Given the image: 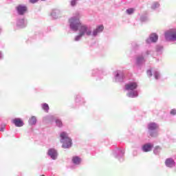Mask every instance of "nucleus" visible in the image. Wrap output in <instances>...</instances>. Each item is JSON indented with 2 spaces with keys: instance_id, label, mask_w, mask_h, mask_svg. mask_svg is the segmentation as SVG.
<instances>
[{
  "instance_id": "9",
  "label": "nucleus",
  "mask_w": 176,
  "mask_h": 176,
  "mask_svg": "<svg viewBox=\"0 0 176 176\" xmlns=\"http://www.w3.org/2000/svg\"><path fill=\"white\" fill-rule=\"evenodd\" d=\"M27 24H28V23L27 22V20H25V18L21 17V18L16 19V28H19V29L25 28V27H27Z\"/></svg>"
},
{
  "instance_id": "33",
  "label": "nucleus",
  "mask_w": 176,
  "mask_h": 176,
  "mask_svg": "<svg viewBox=\"0 0 176 176\" xmlns=\"http://www.w3.org/2000/svg\"><path fill=\"white\" fill-rule=\"evenodd\" d=\"M170 115H171L172 116H175V115H176V109H172L170 111Z\"/></svg>"
},
{
  "instance_id": "18",
  "label": "nucleus",
  "mask_w": 176,
  "mask_h": 176,
  "mask_svg": "<svg viewBox=\"0 0 176 176\" xmlns=\"http://www.w3.org/2000/svg\"><path fill=\"white\" fill-rule=\"evenodd\" d=\"M54 120V116L53 115H48L45 116L43 118V122L44 123H52Z\"/></svg>"
},
{
  "instance_id": "1",
  "label": "nucleus",
  "mask_w": 176,
  "mask_h": 176,
  "mask_svg": "<svg viewBox=\"0 0 176 176\" xmlns=\"http://www.w3.org/2000/svg\"><path fill=\"white\" fill-rule=\"evenodd\" d=\"M80 16L79 14L72 16L69 19V29L74 32L78 31V35L74 38L75 42H79L82 39V36H87L91 34L90 30H87L85 28V24H82L80 22Z\"/></svg>"
},
{
  "instance_id": "21",
  "label": "nucleus",
  "mask_w": 176,
  "mask_h": 176,
  "mask_svg": "<svg viewBox=\"0 0 176 176\" xmlns=\"http://www.w3.org/2000/svg\"><path fill=\"white\" fill-rule=\"evenodd\" d=\"M36 117L35 116H32L28 120V123L30 126H35L36 124Z\"/></svg>"
},
{
  "instance_id": "37",
  "label": "nucleus",
  "mask_w": 176,
  "mask_h": 176,
  "mask_svg": "<svg viewBox=\"0 0 176 176\" xmlns=\"http://www.w3.org/2000/svg\"><path fill=\"white\" fill-rule=\"evenodd\" d=\"M5 130V126H0V131H3Z\"/></svg>"
},
{
  "instance_id": "7",
  "label": "nucleus",
  "mask_w": 176,
  "mask_h": 176,
  "mask_svg": "<svg viewBox=\"0 0 176 176\" xmlns=\"http://www.w3.org/2000/svg\"><path fill=\"white\" fill-rule=\"evenodd\" d=\"M112 155L119 160V162H123L124 160V149L120 148H116L112 152Z\"/></svg>"
},
{
  "instance_id": "17",
  "label": "nucleus",
  "mask_w": 176,
  "mask_h": 176,
  "mask_svg": "<svg viewBox=\"0 0 176 176\" xmlns=\"http://www.w3.org/2000/svg\"><path fill=\"white\" fill-rule=\"evenodd\" d=\"M153 148V144L146 143L142 146V152H151Z\"/></svg>"
},
{
  "instance_id": "25",
  "label": "nucleus",
  "mask_w": 176,
  "mask_h": 176,
  "mask_svg": "<svg viewBox=\"0 0 176 176\" xmlns=\"http://www.w3.org/2000/svg\"><path fill=\"white\" fill-rule=\"evenodd\" d=\"M76 102H78V104H83L85 102V100L81 96L78 95L76 98Z\"/></svg>"
},
{
  "instance_id": "20",
  "label": "nucleus",
  "mask_w": 176,
  "mask_h": 176,
  "mask_svg": "<svg viewBox=\"0 0 176 176\" xmlns=\"http://www.w3.org/2000/svg\"><path fill=\"white\" fill-rule=\"evenodd\" d=\"M153 75L156 80H159V79L162 78V74H160V72H159V70L157 69H155L153 71Z\"/></svg>"
},
{
  "instance_id": "12",
  "label": "nucleus",
  "mask_w": 176,
  "mask_h": 176,
  "mask_svg": "<svg viewBox=\"0 0 176 176\" xmlns=\"http://www.w3.org/2000/svg\"><path fill=\"white\" fill-rule=\"evenodd\" d=\"M159 39V36L156 33H153L149 35L148 38L146 40V43H156Z\"/></svg>"
},
{
  "instance_id": "34",
  "label": "nucleus",
  "mask_w": 176,
  "mask_h": 176,
  "mask_svg": "<svg viewBox=\"0 0 176 176\" xmlns=\"http://www.w3.org/2000/svg\"><path fill=\"white\" fill-rule=\"evenodd\" d=\"M152 75H153V72H152L151 70H147V76L151 78V76H152Z\"/></svg>"
},
{
  "instance_id": "24",
  "label": "nucleus",
  "mask_w": 176,
  "mask_h": 176,
  "mask_svg": "<svg viewBox=\"0 0 176 176\" xmlns=\"http://www.w3.org/2000/svg\"><path fill=\"white\" fill-rule=\"evenodd\" d=\"M100 74H101V71H100L98 69H94L91 71V76H98Z\"/></svg>"
},
{
  "instance_id": "13",
  "label": "nucleus",
  "mask_w": 176,
  "mask_h": 176,
  "mask_svg": "<svg viewBox=\"0 0 176 176\" xmlns=\"http://www.w3.org/2000/svg\"><path fill=\"white\" fill-rule=\"evenodd\" d=\"M82 158L78 155H74L72 157V164L75 166H80L82 164Z\"/></svg>"
},
{
  "instance_id": "2",
  "label": "nucleus",
  "mask_w": 176,
  "mask_h": 176,
  "mask_svg": "<svg viewBox=\"0 0 176 176\" xmlns=\"http://www.w3.org/2000/svg\"><path fill=\"white\" fill-rule=\"evenodd\" d=\"M125 90L128 91L126 93L127 97L129 98H137L138 97V94L140 91L138 89V83L136 82H129L124 86Z\"/></svg>"
},
{
  "instance_id": "23",
  "label": "nucleus",
  "mask_w": 176,
  "mask_h": 176,
  "mask_svg": "<svg viewBox=\"0 0 176 176\" xmlns=\"http://www.w3.org/2000/svg\"><path fill=\"white\" fill-rule=\"evenodd\" d=\"M159 8H160V3H159V1H154L151 4V9H153V10H156V9H159Z\"/></svg>"
},
{
  "instance_id": "3",
  "label": "nucleus",
  "mask_w": 176,
  "mask_h": 176,
  "mask_svg": "<svg viewBox=\"0 0 176 176\" xmlns=\"http://www.w3.org/2000/svg\"><path fill=\"white\" fill-rule=\"evenodd\" d=\"M159 129V125L156 122H149L147 124V131L148 135L152 137L153 138H156L159 137V131H157Z\"/></svg>"
},
{
  "instance_id": "32",
  "label": "nucleus",
  "mask_w": 176,
  "mask_h": 176,
  "mask_svg": "<svg viewBox=\"0 0 176 176\" xmlns=\"http://www.w3.org/2000/svg\"><path fill=\"white\" fill-rule=\"evenodd\" d=\"M78 1H79V0H72L70 2L71 6H72V7L76 6V3H78Z\"/></svg>"
},
{
  "instance_id": "10",
  "label": "nucleus",
  "mask_w": 176,
  "mask_h": 176,
  "mask_svg": "<svg viewBox=\"0 0 176 176\" xmlns=\"http://www.w3.org/2000/svg\"><path fill=\"white\" fill-rule=\"evenodd\" d=\"M16 13L19 16H24L27 13L28 8L25 5H19L16 7Z\"/></svg>"
},
{
  "instance_id": "28",
  "label": "nucleus",
  "mask_w": 176,
  "mask_h": 176,
  "mask_svg": "<svg viewBox=\"0 0 176 176\" xmlns=\"http://www.w3.org/2000/svg\"><path fill=\"white\" fill-rule=\"evenodd\" d=\"M153 52L151 50H147L142 54V55L145 57H148V56H153Z\"/></svg>"
},
{
  "instance_id": "11",
  "label": "nucleus",
  "mask_w": 176,
  "mask_h": 176,
  "mask_svg": "<svg viewBox=\"0 0 176 176\" xmlns=\"http://www.w3.org/2000/svg\"><path fill=\"white\" fill-rule=\"evenodd\" d=\"M47 155L50 156L52 160H57V157H58V153L55 148H50L47 153Z\"/></svg>"
},
{
  "instance_id": "27",
  "label": "nucleus",
  "mask_w": 176,
  "mask_h": 176,
  "mask_svg": "<svg viewBox=\"0 0 176 176\" xmlns=\"http://www.w3.org/2000/svg\"><path fill=\"white\" fill-rule=\"evenodd\" d=\"M41 107L45 112H49L50 108L49 104H47V103L41 104Z\"/></svg>"
},
{
  "instance_id": "15",
  "label": "nucleus",
  "mask_w": 176,
  "mask_h": 176,
  "mask_svg": "<svg viewBox=\"0 0 176 176\" xmlns=\"http://www.w3.org/2000/svg\"><path fill=\"white\" fill-rule=\"evenodd\" d=\"M12 123L16 126V127H23L24 126V122L21 118H14L12 120Z\"/></svg>"
},
{
  "instance_id": "6",
  "label": "nucleus",
  "mask_w": 176,
  "mask_h": 176,
  "mask_svg": "<svg viewBox=\"0 0 176 176\" xmlns=\"http://www.w3.org/2000/svg\"><path fill=\"white\" fill-rule=\"evenodd\" d=\"M165 39L168 42H175L176 41V29H170L165 32Z\"/></svg>"
},
{
  "instance_id": "31",
  "label": "nucleus",
  "mask_w": 176,
  "mask_h": 176,
  "mask_svg": "<svg viewBox=\"0 0 176 176\" xmlns=\"http://www.w3.org/2000/svg\"><path fill=\"white\" fill-rule=\"evenodd\" d=\"M127 14H133L134 12H135V10L134 8H129L126 10Z\"/></svg>"
},
{
  "instance_id": "8",
  "label": "nucleus",
  "mask_w": 176,
  "mask_h": 176,
  "mask_svg": "<svg viewBox=\"0 0 176 176\" xmlns=\"http://www.w3.org/2000/svg\"><path fill=\"white\" fill-rule=\"evenodd\" d=\"M113 80L114 82L122 83V82H124V72L122 70H117L113 72Z\"/></svg>"
},
{
  "instance_id": "5",
  "label": "nucleus",
  "mask_w": 176,
  "mask_h": 176,
  "mask_svg": "<svg viewBox=\"0 0 176 176\" xmlns=\"http://www.w3.org/2000/svg\"><path fill=\"white\" fill-rule=\"evenodd\" d=\"M85 27L86 28V29L88 31H90L91 34L87 35V36H92V38H97V36H98L100 35V34H101V32H102V31H104V25H100L96 26V28L95 29H94V30H91V28H90L89 25H85Z\"/></svg>"
},
{
  "instance_id": "30",
  "label": "nucleus",
  "mask_w": 176,
  "mask_h": 176,
  "mask_svg": "<svg viewBox=\"0 0 176 176\" xmlns=\"http://www.w3.org/2000/svg\"><path fill=\"white\" fill-rule=\"evenodd\" d=\"M140 21L141 23H145L146 21H148V16L145 15H142L140 16Z\"/></svg>"
},
{
  "instance_id": "39",
  "label": "nucleus",
  "mask_w": 176,
  "mask_h": 176,
  "mask_svg": "<svg viewBox=\"0 0 176 176\" xmlns=\"http://www.w3.org/2000/svg\"><path fill=\"white\" fill-rule=\"evenodd\" d=\"M41 1H46V0H41Z\"/></svg>"
},
{
  "instance_id": "4",
  "label": "nucleus",
  "mask_w": 176,
  "mask_h": 176,
  "mask_svg": "<svg viewBox=\"0 0 176 176\" xmlns=\"http://www.w3.org/2000/svg\"><path fill=\"white\" fill-rule=\"evenodd\" d=\"M60 142L63 144L62 147L65 149L71 148L72 146V140L66 132H61L60 133Z\"/></svg>"
},
{
  "instance_id": "36",
  "label": "nucleus",
  "mask_w": 176,
  "mask_h": 176,
  "mask_svg": "<svg viewBox=\"0 0 176 176\" xmlns=\"http://www.w3.org/2000/svg\"><path fill=\"white\" fill-rule=\"evenodd\" d=\"M30 3H36L39 0H29Z\"/></svg>"
},
{
  "instance_id": "14",
  "label": "nucleus",
  "mask_w": 176,
  "mask_h": 176,
  "mask_svg": "<svg viewBox=\"0 0 176 176\" xmlns=\"http://www.w3.org/2000/svg\"><path fill=\"white\" fill-rule=\"evenodd\" d=\"M165 166L168 168H173L175 167V161L173 158H167L165 160Z\"/></svg>"
},
{
  "instance_id": "16",
  "label": "nucleus",
  "mask_w": 176,
  "mask_h": 176,
  "mask_svg": "<svg viewBox=\"0 0 176 176\" xmlns=\"http://www.w3.org/2000/svg\"><path fill=\"white\" fill-rule=\"evenodd\" d=\"M63 12L60 10L59 9L53 10L51 12V16L53 17V19H58L59 17H61Z\"/></svg>"
},
{
  "instance_id": "35",
  "label": "nucleus",
  "mask_w": 176,
  "mask_h": 176,
  "mask_svg": "<svg viewBox=\"0 0 176 176\" xmlns=\"http://www.w3.org/2000/svg\"><path fill=\"white\" fill-rule=\"evenodd\" d=\"M3 59V53L2 51H0V60Z\"/></svg>"
},
{
  "instance_id": "29",
  "label": "nucleus",
  "mask_w": 176,
  "mask_h": 176,
  "mask_svg": "<svg viewBox=\"0 0 176 176\" xmlns=\"http://www.w3.org/2000/svg\"><path fill=\"white\" fill-rule=\"evenodd\" d=\"M55 123H56V125L57 126V127L63 126V121H61V120H60V119H56L55 120Z\"/></svg>"
},
{
  "instance_id": "26",
  "label": "nucleus",
  "mask_w": 176,
  "mask_h": 176,
  "mask_svg": "<svg viewBox=\"0 0 176 176\" xmlns=\"http://www.w3.org/2000/svg\"><path fill=\"white\" fill-rule=\"evenodd\" d=\"M162 152V147L157 146L154 148L153 153L154 155H159Z\"/></svg>"
},
{
  "instance_id": "38",
  "label": "nucleus",
  "mask_w": 176,
  "mask_h": 176,
  "mask_svg": "<svg viewBox=\"0 0 176 176\" xmlns=\"http://www.w3.org/2000/svg\"><path fill=\"white\" fill-rule=\"evenodd\" d=\"M2 33V26L0 25V34Z\"/></svg>"
},
{
  "instance_id": "19",
  "label": "nucleus",
  "mask_w": 176,
  "mask_h": 176,
  "mask_svg": "<svg viewBox=\"0 0 176 176\" xmlns=\"http://www.w3.org/2000/svg\"><path fill=\"white\" fill-rule=\"evenodd\" d=\"M145 63V56L142 54L136 57V64L138 65H142Z\"/></svg>"
},
{
  "instance_id": "22",
  "label": "nucleus",
  "mask_w": 176,
  "mask_h": 176,
  "mask_svg": "<svg viewBox=\"0 0 176 176\" xmlns=\"http://www.w3.org/2000/svg\"><path fill=\"white\" fill-rule=\"evenodd\" d=\"M157 56H160L163 54V46L157 45L155 48Z\"/></svg>"
}]
</instances>
